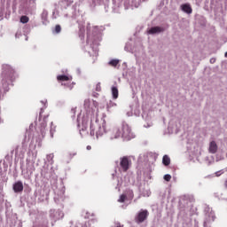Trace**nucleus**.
<instances>
[{
    "label": "nucleus",
    "instance_id": "f257e3e1",
    "mask_svg": "<svg viewBox=\"0 0 227 227\" xmlns=\"http://www.w3.org/2000/svg\"><path fill=\"white\" fill-rule=\"evenodd\" d=\"M119 137H123L127 141L132 139V129L126 122L121 124V128H114L112 132V139H118Z\"/></svg>",
    "mask_w": 227,
    "mask_h": 227
},
{
    "label": "nucleus",
    "instance_id": "f03ea898",
    "mask_svg": "<svg viewBox=\"0 0 227 227\" xmlns=\"http://www.w3.org/2000/svg\"><path fill=\"white\" fill-rule=\"evenodd\" d=\"M72 75L60 74L57 76V81L62 82L61 85L68 88V90H74V86H75V83L72 82Z\"/></svg>",
    "mask_w": 227,
    "mask_h": 227
},
{
    "label": "nucleus",
    "instance_id": "7ed1b4c3",
    "mask_svg": "<svg viewBox=\"0 0 227 227\" xmlns=\"http://www.w3.org/2000/svg\"><path fill=\"white\" fill-rule=\"evenodd\" d=\"M90 136H102L104 134V128L100 127V124L98 123V121H90Z\"/></svg>",
    "mask_w": 227,
    "mask_h": 227
},
{
    "label": "nucleus",
    "instance_id": "20e7f679",
    "mask_svg": "<svg viewBox=\"0 0 227 227\" xmlns=\"http://www.w3.org/2000/svg\"><path fill=\"white\" fill-rule=\"evenodd\" d=\"M120 166L124 173H127L128 169H130V166H132V160L129 159L127 156H123L120 159Z\"/></svg>",
    "mask_w": 227,
    "mask_h": 227
},
{
    "label": "nucleus",
    "instance_id": "39448f33",
    "mask_svg": "<svg viewBox=\"0 0 227 227\" xmlns=\"http://www.w3.org/2000/svg\"><path fill=\"white\" fill-rule=\"evenodd\" d=\"M148 215H150V213L146 209H142L137 215L135 217L136 223L137 224H140L141 223H145L148 219Z\"/></svg>",
    "mask_w": 227,
    "mask_h": 227
},
{
    "label": "nucleus",
    "instance_id": "423d86ee",
    "mask_svg": "<svg viewBox=\"0 0 227 227\" xmlns=\"http://www.w3.org/2000/svg\"><path fill=\"white\" fill-rule=\"evenodd\" d=\"M14 192H22L24 191V184L22 182L18 181L13 184Z\"/></svg>",
    "mask_w": 227,
    "mask_h": 227
},
{
    "label": "nucleus",
    "instance_id": "0eeeda50",
    "mask_svg": "<svg viewBox=\"0 0 227 227\" xmlns=\"http://www.w3.org/2000/svg\"><path fill=\"white\" fill-rule=\"evenodd\" d=\"M43 120V125L41 126V132L42 134H43L44 130H45V127H47V121H45V117H43V109L42 108L39 114V121L40 120Z\"/></svg>",
    "mask_w": 227,
    "mask_h": 227
},
{
    "label": "nucleus",
    "instance_id": "6e6552de",
    "mask_svg": "<svg viewBox=\"0 0 227 227\" xmlns=\"http://www.w3.org/2000/svg\"><path fill=\"white\" fill-rule=\"evenodd\" d=\"M217 144L215 141H211L209 144V153H217Z\"/></svg>",
    "mask_w": 227,
    "mask_h": 227
},
{
    "label": "nucleus",
    "instance_id": "1a4fd4ad",
    "mask_svg": "<svg viewBox=\"0 0 227 227\" xmlns=\"http://www.w3.org/2000/svg\"><path fill=\"white\" fill-rule=\"evenodd\" d=\"M162 31H164V29L160 27H153L150 28L148 33L149 35H155L157 33H162Z\"/></svg>",
    "mask_w": 227,
    "mask_h": 227
},
{
    "label": "nucleus",
    "instance_id": "9d476101",
    "mask_svg": "<svg viewBox=\"0 0 227 227\" xmlns=\"http://www.w3.org/2000/svg\"><path fill=\"white\" fill-rule=\"evenodd\" d=\"M181 8L184 13H192V8L191 7V4H184L181 5Z\"/></svg>",
    "mask_w": 227,
    "mask_h": 227
},
{
    "label": "nucleus",
    "instance_id": "9b49d317",
    "mask_svg": "<svg viewBox=\"0 0 227 227\" xmlns=\"http://www.w3.org/2000/svg\"><path fill=\"white\" fill-rule=\"evenodd\" d=\"M112 95H113V98H114V100H116V98H118V95H119V91H118V87H112Z\"/></svg>",
    "mask_w": 227,
    "mask_h": 227
},
{
    "label": "nucleus",
    "instance_id": "f8f14e48",
    "mask_svg": "<svg viewBox=\"0 0 227 227\" xmlns=\"http://www.w3.org/2000/svg\"><path fill=\"white\" fill-rule=\"evenodd\" d=\"M162 162L164 166H169L171 164V159L168 155H164L162 159Z\"/></svg>",
    "mask_w": 227,
    "mask_h": 227
},
{
    "label": "nucleus",
    "instance_id": "ddd939ff",
    "mask_svg": "<svg viewBox=\"0 0 227 227\" xmlns=\"http://www.w3.org/2000/svg\"><path fill=\"white\" fill-rule=\"evenodd\" d=\"M118 63H120V60L118 59H112L108 65H110V67H118Z\"/></svg>",
    "mask_w": 227,
    "mask_h": 227
},
{
    "label": "nucleus",
    "instance_id": "4468645a",
    "mask_svg": "<svg viewBox=\"0 0 227 227\" xmlns=\"http://www.w3.org/2000/svg\"><path fill=\"white\" fill-rule=\"evenodd\" d=\"M20 22L22 24H27V22H29V17H27V16H21Z\"/></svg>",
    "mask_w": 227,
    "mask_h": 227
},
{
    "label": "nucleus",
    "instance_id": "2eb2a0df",
    "mask_svg": "<svg viewBox=\"0 0 227 227\" xmlns=\"http://www.w3.org/2000/svg\"><path fill=\"white\" fill-rule=\"evenodd\" d=\"M125 200H127V195L121 194L118 200L119 203H125Z\"/></svg>",
    "mask_w": 227,
    "mask_h": 227
},
{
    "label": "nucleus",
    "instance_id": "dca6fc26",
    "mask_svg": "<svg viewBox=\"0 0 227 227\" xmlns=\"http://www.w3.org/2000/svg\"><path fill=\"white\" fill-rule=\"evenodd\" d=\"M164 180L166 182H171V175H169V174L165 175L164 176Z\"/></svg>",
    "mask_w": 227,
    "mask_h": 227
},
{
    "label": "nucleus",
    "instance_id": "f3484780",
    "mask_svg": "<svg viewBox=\"0 0 227 227\" xmlns=\"http://www.w3.org/2000/svg\"><path fill=\"white\" fill-rule=\"evenodd\" d=\"M55 33H61V26L56 25L55 26Z\"/></svg>",
    "mask_w": 227,
    "mask_h": 227
},
{
    "label": "nucleus",
    "instance_id": "a211bd4d",
    "mask_svg": "<svg viewBox=\"0 0 227 227\" xmlns=\"http://www.w3.org/2000/svg\"><path fill=\"white\" fill-rule=\"evenodd\" d=\"M96 91H102V86L100 85V82L96 84Z\"/></svg>",
    "mask_w": 227,
    "mask_h": 227
},
{
    "label": "nucleus",
    "instance_id": "6ab92c4d",
    "mask_svg": "<svg viewBox=\"0 0 227 227\" xmlns=\"http://www.w3.org/2000/svg\"><path fill=\"white\" fill-rule=\"evenodd\" d=\"M82 125H83V127H85L86 128V126L88 125V121H86V120L85 119H83L82 120Z\"/></svg>",
    "mask_w": 227,
    "mask_h": 227
},
{
    "label": "nucleus",
    "instance_id": "aec40b11",
    "mask_svg": "<svg viewBox=\"0 0 227 227\" xmlns=\"http://www.w3.org/2000/svg\"><path fill=\"white\" fill-rule=\"evenodd\" d=\"M75 155H77V153H69L70 159H72V157H75Z\"/></svg>",
    "mask_w": 227,
    "mask_h": 227
},
{
    "label": "nucleus",
    "instance_id": "412c9836",
    "mask_svg": "<svg viewBox=\"0 0 227 227\" xmlns=\"http://www.w3.org/2000/svg\"><path fill=\"white\" fill-rule=\"evenodd\" d=\"M210 63H215V59H211Z\"/></svg>",
    "mask_w": 227,
    "mask_h": 227
},
{
    "label": "nucleus",
    "instance_id": "4be33fe9",
    "mask_svg": "<svg viewBox=\"0 0 227 227\" xmlns=\"http://www.w3.org/2000/svg\"><path fill=\"white\" fill-rule=\"evenodd\" d=\"M116 224H117L116 227H123V225H121V223H117Z\"/></svg>",
    "mask_w": 227,
    "mask_h": 227
},
{
    "label": "nucleus",
    "instance_id": "5701e85b",
    "mask_svg": "<svg viewBox=\"0 0 227 227\" xmlns=\"http://www.w3.org/2000/svg\"><path fill=\"white\" fill-rule=\"evenodd\" d=\"M130 194H131V198H134V192L129 191Z\"/></svg>",
    "mask_w": 227,
    "mask_h": 227
},
{
    "label": "nucleus",
    "instance_id": "b1692460",
    "mask_svg": "<svg viewBox=\"0 0 227 227\" xmlns=\"http://www.w3.org/2000/svg\"><path fill=\"white\" fill-rule=\"evenodd\" d=\"M87 150H91V145H88Z\"/></svg>",
    "mask_w": 227,
    "mask_h": 227
},
{
    "label": "nucleus",
    "instance_id": "393cba45",
    "mask_svg": "<svg viewBox=\"0 0 227 227\" xmlns=\"http://www.w3.org/2000/svg\"><path fill=\"white\" fill-rule=\"evenodd\" d=\"M224 56H225V58H227V51L225 52Z\"/></svg>",
    "mask_w": 227,
    "mask_h": 227
}]
</instances>
